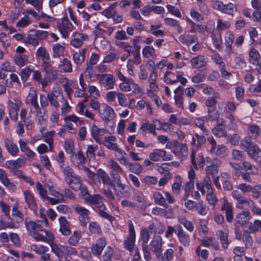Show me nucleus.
I'll return each mask as SVG.
<instances>
[{
    "label": "nucleus",
    "instance_id": "nucleus-1",
    "mask_svg": "<svg viewBox=\"0 0 261 261\" xmlns=\"http://www.w3.org/2000/svg\"><path fill=\"white\" fill-rule=\"evenodd\" d=\"M112 169L110 175L114 179V184L112 187L116 196L119 198H128L130 195L129 187L121 183L119 173L123 172L119 164H110Z\"/></svg>",
    "mask_w": 261,
    "mask_h": 261
},
{
    "label": "nucleus",
    "instance_id": "nucleus-2",
    "mask_svg": "<svg viewBox=\"0 0 261 261\" xmlns=\"http://www.w3.org/2000/svg\"><path fill=\"white\" fill-rule=\"evenodd\" d=\"M51 251L60 259H64L66 261H71V255H77V249L69 245H63L53 242L50 243Z\"/></svg>",
    "mask_w": 261,
    "mask_h": 261
},
{
    "label": "nucleus",
    "instance_id": "nucleus-3",
    "mask_svg": "<svg viewBox=\"0 0 261 261\" xmlns=\"http://www.w3.org/2000/svg\"><path fill=\"white\" fill-rule=\"evenodd\" d=\"M169 124L167 122H162L158 119H154L151 122L148 121L142 123L141 125L140 130L143 135L147 133L156 136V129L166 130L169 128Z\"/></svg>",
    "mask_w": 261,
    "mask_h": 261
},
{
    "label": "nucleus",
    "instance_id": "nucleus-4",
    "mask_svg": "<svg viewBox=\"0 0 261 261\" xmlns=\"http://www.w3.org/2000/svg\"><path fill=\"white\" fill-rule=\"evenodd\" d=\"M103 197L98 194L93 195L90 194L85 201L94 205L99 211V215L110 221H112L114 217L106 212L107 207L102 201Z\"/></svg>",
    "mask_w": 261,
    "mask_h": 261
},
{
    "label": "nucleus",
    "instance_id": "nucleus-5",
    "mask_svg": "<svg viewBox=\"0 0 261 261\" xmlns=\"http://www.w3.org/2000/svg\"><path fill=\"white\" fill-rule=\"evenodd\" d=\"M234 168V174L238 176H241L242 178L250 181V174H256L257 172L256 168L252 164H231Z\"/></svg>",
    "mask_w": 261,
    "mask_h": 261
},
{
    "label": "nucleus",
    "instance_id": "nucleus-6",
    "mask_svg": "<svg viewBox=\"0 0 261 261\" xmlns=\"http://www.w3.org/2000/svg\"><path fill=\"white\" fill-rule=\"evenodd\" d=\"M128 233L127 235L126 239L123 241L124 248L129 252H132L134 250L136 240V233L135 230L134 225L131 220H129Z\"/></svg>",
    "mask_w": 261,
    "mask_h": 261
},
{
    "label": "nucleus",
    "instance_id": "nucleus-7",
    "mask_svg": "<svg viewBox=\"0 0 261 261\" xmlns=\"http://www.w3.org/2000/svg\"><path fill=\"white\" fill-rule=\"evenodd\" d=\"M57 25L62 38L64 39L69 38V34L74 28L67 16L63 17L61 20L57 22Z\"/></svg>",
    "mask_w": 261,
    "mask_h": 261
},
{
    "label": "nucleus",
    "instance_id": "nucleus-8",
    "mask_svg": "<svg viewBox=\"0 0 261 261\" xmlns=\"http://www.w3.org/2000/svg\"><path fill=\"white\" fill-rule=\"evenodd\" d=\"M96 78L98 83L106 89H113L115 84V76L110 73L97 74Z\"/></svg>",
    "mask_w": 261,
    "mask_h": 261
},
{
    "label": "nucleus",
    "instance_id": "nucleus-9",
    "mask_svg": "<svg viewBox=\"0 0 261 261\" xmlns=\"http://www.w3.org/2000/svg\"><path fill=\"white\" fill-rule=\"evenodd\" d=\"M115 3H113L107 8L104 9L101 14L107 18H112L113 23L117 24L123 21V16L115 9Z\"/></svg>",
    "mask_w": 261,
    "mask_h": 261
},
{
    "label": "nucleus",
    "instance_id": "nucleus-10",
    "mask_svg": "<svg viewBox=\"0 0 261 261\" xmlns=\"http://www.w3.org/2000/svg\"><path fill=\"white\" fill-rule=\"evenodd\" d=\"M163 244L162 238L159 235H155L149 243L150 249L155 255V256L158 259H160L161 252L163 251Z\"/></svg>",
    "mask_w": 261,
    "mask_h": 261
},
{
    "label": "nucleus",
    "instance_id": "nucleus-11",
    "mask_svg": "<svg viewBox=\"0 0 261 261\" xmlns=\"http://www.w3.org/2000/svg\"><path fill=\"white\" fill-rule=\"evenodd\" d=\"M150 159L154 162L159 161L161 159L164 161H169L173 158L172 155L166 150L161 149H154L149 154Z\"/></svg>",
    "mask_w": 261,
    "mask_h": 261
},
{
    "label": "nucleus",
    "instance_id": "nucleus-12",
    "mask_svg": "<svg viewBox=\"0 0 261 261\" xmlns=\"http://www.w3.org/2000/svg\"><path fill=\"white\" fill-rule=\"evenodd\" d=\"M26 229L28 231H42L45 230V222L41 220L32 221L30 218H26L24 220Z\"/></svg>",
    "mask_w": 261,
    "mask_h": 261
},
{
    "label": "nucleus",
    "instance_id": "nucleus-13",
    "mask_svg": "<svg viewBox=\"0 0 261 261\" xmlns=\"http://www.w3.org/2000/svg\"><path fill=\"white\" fill-rule=\"evenodd\" d=\"M99 115L107 124H108L111 119L116 117L114 109L107 104L102 105L101 110L99 111Z\"/></svg>",
    "mask_w": 261,
    "mask_h": 261
},
{
    "label": "nucleus",
    "instance_id": "nucleus-14",
    "mask_svg": "<svg viewBox=\"0 0 261 261\" xmlns=\"http://www.w3.org/2000/svg\"><path fill=\"white\" fill-rule=\"evenodd\" d=\"M107 244V240L105 237L98 238L91 246V250L93 254L96 256H100Z\"/></svg>",
    "mask_w": 261,
    "mask_h": 261
},
{
    "label": "nucleus",
    "instance_id": "nucleus-15",
    "mask_svg": "<svg viewBox=\"0 0 261 261\" xmlns=\"http://www.w3.org/2000/svg\"><path fill=\"white\" fill-rule=\"evenodd\" d=\"M75 210L79 215V219L81 226L83 227L86 226L87 223L90 221V211L85 207L80 205L77 206Z\"/></svg>",
    "mask_w": 261,
    "mask_h": 261
},
{
    "label": "nucleus",
    "instance_id": "nucleus-16",
    "mask_svg": "<svg viewBox=\"0 0 261 261\" xmlns=\"http://www.w3.org/2000/svg\"><path fill=\"white\" fill-rule=\"evenodd\" d=\"M31 250L37 254L41 255V258L43 261H48L50 259L49 253H47L49 251L47 246L42 245L33 244L31 246Z\"/></svg>",
    "mask_w": 261,
    "mask_h": 261
},
{
    "label": "nucleus",
    "instance_id": "nucleus-17",
    "mask_svg": "<svg viewBox=\"0 0 261 261\" xmlns=\"http://www.w3.org/2000/svg\"><path fill=\"white\" fill-rule=\"evenodd\" d=\"M170 164H161L158 168L159 172L164 174V177L161 178L159 181V186H164L168 182V180L172 176V174L169 172L170 168Z\"/></svg>",
    "mask_w": 261,
    "mask_h": 261
},
{
    "label": "nucleus",
    "instance_id": "nucleus-18",
    "mask_svg": "<svg viewBox=\"0 0 261 261\" xmlns=\"http://www.w3.org/2000/svg\"><path fill=\"white\" fill-rule=\"evenodd\" d=\"M23 195L29 209L33 213H37L38 206L33 193L29 190H26L24 192Z\"/></svg>",
    "mask_w": 261,
    "mask_h": 261
},
{
    "label": "nucleus",
    "instance_id": "nucleus-19",
    "mask_svg": "<svg viewBox=\"0 0 261 261\" xmlns=\"http://www.w3.org/2000/svg\"><path fill=\"white\" fill-rule=\"evenodd\" d=\"M188 148L187 145L180 142L175 149H173V152L180 161H184L186 160L188 156Z\"/></svg>",
    "mask_w": 261,
    "mask_h": 261
},
{
    "label": "nucleus",
    "instance_id": "nucleus-20",
    "mask_svg": "<svg viewBox=\"0 0 261 261\" xmlns=\"http://www.w3.org/2000/svg\"><path fill=\"white\" fill-rule=\"evenodd\" d=\"M36 56L41 59V67L51 63L49 54L45 47L40 46L37 49Z\"/></svg>",
    "mask_w": 261,
    "mask_h": 261
},
{
    "label": "nucleus",
    "instance_id": "nucleus-21",
    "mask_svg": "<svg viewBox=\"0 0 261 261\" xmlns=\"http://www.w3.org/2000/svg\"><path fill=\"white\" fill-rule=\"evenodd\" d=\"M176 235L177 236L179 243L184 246H188L190 244L191 239L190 235L184 230L181 226L177 227Z\"/></svg>",
    "mask_w": 261,
    "mask_h": 261
},
{
    "label": "nucleus",
    "instance_id": "nucleus-22",
    "mask_svg": "<svg viewBox=\"0 0 261 261\" xmlns=\"http://www.w3.org/2000/svg\"><path fill=\"white\" fill-rule=\"evenodd\" d=\"M87 51V48H81L78 51H75L72 55V59L74 64L77 68H80L85 61V54Z\"/></svg>",
    "mask_w": 261,
    "mask_h": 261
},
{
    "label": "nucleus",
    "instance_id": "nucleus-23",
    "mask_svg": "<svg viewBox=\"0 0 261 261\" xmlns=\"http://www.w3.org/2000/svg\"><path fill=\"white\" fill-rule=\"evenodd\" d=\"M134 207L139 209L145 210L146 208L145 196L142 193H136L132 197Z\"/></svg>",
    "mask_w": 261,
    "mask_h": 261
},
{
    "label": "nucleus",
    "instance_id": "nucleus-24",
    "mask_svg": "<svg viewBox=\"0 0 261 261\" xmlns=\"http://www.w3.org/2000/svg\"><path fill=\"white\" fill-rule=\"evenodd\" d=\"M225 126V120L221 118L219 121L217 122L215 126L212 129V132L214 135L217 137L225 136L226 135Z\"/></svg>",
    "mask_w": 261,
    "mask_h": 261
},
{
    "label": "nucleus",
    "instance_id": "nucleus-25",
    "mask_svg": "<svg viewBox=\"0 0 261 261\" xmlns=\"http://www.w3.org/2000/svg\"><path fill=\"white\" fill-rule=\"evenodd\" d=\"M25 103L30 105V112L32 113L35 114L40 108L36 93L29 94L26 99Z\"/></svg>",
    "mask_w": 261,
    "mask_h": 261
},
{
    "label": "nucleus",
    "instance_id": "nucleus-26",
    "mask_svg": "<svg viewBox=\"0 0 261 261\" xmlns=\"http://www.w3.org/2000/svg\"><path fill=\"white\" fill-rule=\"evenodd\" d=\"M90 133L91 137L95 142L100 143V137L106 133V130L105 128H100L95 124L93 123L90 128Z\"/></svg>",
    "mask_w": 261,
    "mask_h": 261
},
{
    "label": "nucleus",
    "instance_id": "nucleus-27",
    "mask_svg": "<svg viewBox=\"0 0 261 261\" xmlns=\"http://www.w3.org/2000/svg\"><path fill=\"white\" fill-rule=\"evenodd\" d=\"M60 225L59 231L63 236H68L71 234L70 223L65 217L61 216L58 218Z\"/></svg>",
    "mask_w": 261,
    "mask_h": 261
},
{
    "label": "nucleus",
    "instance_id": "nucleus-28",
    "mask_svg": "<svg viewBox=\"0 0 261 261\" xmlns=\"http://www.w3.org/2000/svg\"><path fill=\"white\" fill-rule=\"evenodd\" d=\"M4 146L7 151L13 156L18 155L19 149L16 144H15L11 139L5 138L4 140Z\"/></svg>",
    "mask_w": 261,
    "mask_h": 261
},
{
    "label": "nucleus",
    "instance_id": "nucleus-29",
    "mask_svg": "<svg viewBox=\"0 0 261 261\" xmlns=\"http://www.w3.org/2000/svg\"><path fill=\"white\" fill-rule=\"evenodd\" d=\"M218 239L220 240L222 247L224 249H227L231 241L228 240V230H219L216 232Z\"/></svg>",
    "mask_w": 261,
    "mask_h": 261
},
{
    "label": "nucleus",
    "instance_id": "nucleus-30",
    "mask_svg": "<svg viewBox=\"0 0 261 261\" xmlns=\"http://www.w3.org/2000/svg\"><path fill=\"white\" fill-rule=\"evenodd\" d=\"M249 215V213L247 212H244L242 213L239 214L236 216L235 226L239 227L244 225H247L249 227L250 224V223L248 222L250 219Z\"/></svg>",
    "mask_w": 261,
    "mask_h": 261
},
{
    "label": "nucleus",
    "instance_id": "nucleus-31",
    "mask_svg": "<svg viewBox=\"0 0 261 261\" xmlns=\"http://www.w3.org/2000/svg\"><path fill=\"white\" fill-rule=\"evenodd\" d=\"M206 61L204 56L199 55L191 60V64L193 68L201 70L206 64Z\"/></svg>",
    "mask_w": 261,
    "mask_h": 261
},
{
    "label": "nucleus",
    "instance_id": "nucleus-32",
    "mask_svg": "<svg viewBox=\"0 0 261 261\" xmlns=\"http://www.w3.org/2000/svg\"><path fill=\"white\" fill-rule=\"evenodd\" d=\"M225 213L226 220L228 222H231L233 218V208L232 204L227 200H224L221 208Z\"/></svg>",
    "mask_w": 261,
    "mask_h": 261
},
{
    "label": "nucleus",
    "instance_id": "nucleus-33",
    "mask_svg": "<svg viewBox=\"0 0 261 261\" xmlns=\"http://www.w3.org/2000/svg\"><path fill=\"white\" fill-rule=\"evenodd\" d=\"M235 37L232 32L227 31L225 35V45L226 46L225 51L228 55L232 53V44L234 42Z\"/></svg>",
    "mask_w": 261,
    "mask_h": 261
},
{
    "label": "nucleus",
    "instance_id": "nucleus-34",
    "mask_svg": "<svg viewBox=\"0 0 261 261\" xmlns=\"http://www.w3.org/2000/svg\"><path fill=\"white\" fill-rule=\"evenodd\" d=\"M43 71L45 72V77L51 81L56 80L58 76L57 71L53 69L51 63L41 66Z\"/></svg>",
    "mask_w": 261,
    "mask_h": 261
},
{
    "label": "nucleus",
    "instance_id": "nucleus-35",
    "mask_svg": "<svg viewBox=\"0 0 261 261\" xmlns=\"http://www.w3.org/2000/svg\"><path fill=\"white\" fill-rule=\"evenodd\" d=\"M76 180L77 182L75 183L76 186H73L72 185L73 183L72 182H70L69 183V187L74 190H77V189H79L81 191V194L82 198L84 200H85L86 197H88L90 195L87 187L85 185H82L80 180Z\"/></svg>",
    "mask_w": 261,
    "mask_h": 261
},
{
    "label": "nucleus",
    "instance_id": "nucleus-36",
    "mask_svg": "<svg viewBox=\"0 0 261 261\" xmlns=\"http://www.w3.org/2000/svg\"><path fill=\"white\" fill-rule=\"evenodd\" d=\"M97 176L101 179L104 185H107L112 188L114 184V179L112 180L108 173L101 169H99L97 171Z\"/></svg>",
    "mask_w": 261,
    "mask_h": 261
},
{
    "label": "nucleus",
    "instance_id": "nucleus-37",
    "mask_svg": "<svg viewBox=\"0 0 261 261\" xmlns=\"http://www.w3.org/2000/svg\"><path fill=\"white\" fill-rule=\"evenodd\" d=\"M88 38V35L83 33H76L74 38L72 39L70 41V44L75 47L79 48L81 47L83 43V40Z\"/></svg>",
    "mask_w": 261,
    "mask_h": 261
},
{
    "label": "nucleus",
    "instance_id": "nucleus-38",
    "mask_svg": "<svg viewBox=\"0 0 261 261\" xmlns=\"http://www.w3.org/2000/svg\"><path fill=\"white\" fill-rule=\"evenodd\" d=\"M47 94L60 100V102L66 99L64 97L62 89L58 84H54L51 89V91L48 93Z\"/></svg>",
    "mask_w": 261,
    "mask_h": 261
},
{
    "label": "nucleus",
    "instance_id": "nucleus-39",
    "mask_svg": "<svg viewBox=\"0 0 261 261\" xmlns=\"http://www.w3.org/2000/svg\"><path fill=\"white\" fill-rule=\"evenodd\" d=\"M9 115L11 119L14 121H16L18 118V112L19 110V106L12 101H9Z\"/></svg>",
    "mask_w": 261,
    "mask_h": 261
},
{
    "label": "nucleus",
    "instance_id": "nucleus-40",
    "mask_svg": "<svg viewBox=\"0 0 261 261\" xmlns=\"http://www.w3.org/2000/svg\"><path fill=\"white\" fill-rule=\"evenodd\" d=\"M12 216L16 225L18 226L20 223L24 220V215L22 213L18 210V205H15L12 210Z\"/></svg>",
    "mask_w": 261,
    "mask_h": 261
},
{
    "label": "nucleus",
    "instance_id": "nucleus-41",
    "mask_svg": "<svg viewBox=\"0 0 261 261\" xmlns=\"http://www.w3.org/2000/svg\"><path fill=\"white\" fill-rule=\"evenodd\" d=\"M116 140V137L114 136H110L105 138L103 144L109 149L115 151L119 150V146L117 143H113Z\"/></svg>",
    "mask_w": 261,
    "mask_h": 261
},
{
    "label": "nucleus",
    "instance_id": "nucleus-42",
    "mask_svg": "<svg viewBox=\"0 0 261 261\" xmlns=\"http://www.w3.org/2000/svg\"><path fill=\"white\" fill-rule=\"evenodd\" d=\"M199 150H195L193 148L190 155L191 163H205L203 153L201 152H199Z\"/></svg>",
    "mask_w": 261,
    "mask_h": 261
},
{
    "label": "nucleus",
    "instance_id": "nucleus-43",
    "mask_svg": "<svg viewBox=\"0 0 261 261\" xmlns=\"http://www.w3.org/2000/svg\"><path fill=\"white\" fill-rule=\"evenodd\" d=\"M260 59V55L258 50L254 47H251L249 52V62L252 65H256Z\"/></svg>",
    "mask_w": 261,
    "mask_h": 261
},
{
    "label": "nucleus",
    "instance_id": "nucleus-44",
    "mask_svg": "<svg viewBox=\"0 0 261 261\" xmlns=\"http://www.w3.org/2000/svg\"><path fill=\"white\" fill-rule=\"evenodd\" d=\"M248 155L256 162L261 157V150L256 144L253 145L247 151Z\"/></svg>",
    "mask_w": 261,
    "mask_h": 261
},
{
    "label": "nucleus",
    "instance_id": "nucleus-45",
    "mask_svg": "<svg viewBox=\"0 0 261 261\" xmlns=\"http://www.w3.org/2000/svg\"><path fill=\"white\" fill-rule=\"evenodd\" d=\"M153 198L156 204L162 206L166 208L168 207V204L161 192L155 191L153 194Z\"/></svg>",
    "mask_w": 261,
    "mask_h": 261
},
{
    "label": "nucleus",
    "instance_id": "nucleus-46",
    "mask_svg": "<svg viewBox=\"0 0 261 261\" xmlns=\"http://www.w3.org/2000/svg\"><path fill=\"white\" fill-rule=\"evenodd\" d=\"M34 69L33 66L29 65L21 70L20 76L23 84L26 83Z\"/></svg>",
    "mask_w": 261,
    "mask_h": 261
},
{
    "label": "nucleus",
    "instance_id": "nucleus-47",
    "mask_svg": "<svg viewBox=\"0 0 261 261\" xmlns=\"http://www.w3.org/2000/svg\"><path fill=\"white\" fill-rule=\"evenodd\" d=\"M213 43L215 48L220 50L221 48V44L222 43V39L221 33L217 31L213 32L211 35Z\"/></svg>",
    "mask_w": 261,
    "mask_h": 261
},
{
    "label": "nucleus",
    "instance_id": "nucleus-48",
    "mask_svg": "<svg viewBox=\"0 0 261 261\" xmlns=\"http://www.w3.org/2000/svg\"><path fill=\"white\" fill-rule=\"evenodd\" d=\"M71 234L68 240V243L70 246H75L79 244L81 239V232L80 231L74 230Z\"/></svg>",
    "mask_w": 261,
    "mask_h": 261
},
{
    "label": "nucleus",
    "instance_id": "nucleus-49",
    "mask_svg": "<svg viewBox=\"0 0 261 261\" xmlns=\"http://www.w3.org/2000/svg\"><path fill=\"white\" fill-rule=\"evenodd\" d=\"M65 47L61 45L60 43H56L53 46V55L54 58H60L62 56L65 51Z\"/></svg>",
    "mask_w": 261,
    "mask_h": 261
},
{
    "label": "nucleus",
    "instance_id": "nucleus-50",
    "mask_svg": "<svg viewBox=\"0 0 261 261\" xmlns=\"http://www.w3.org/2000/svg\"><path fill=\"white\" fill-rule=\"evenodd\" d=\"M164 21L166 25L175 28L178 33L182 32L183 29L177 20L172 18L166 17L164 19Z\"/></svg>",
    "mask_w": 261,
    "mask_h": 261
},
{
    "label": "nucleus",
    "instance_id": "nucleus-51",
    "mask_svg": "<svg viewBox=\"0 0 261 261\" xmlns=\"http://www.w3.org/2000/svg\"><path fill=\"white\" fill-rule=\"evenodd\" d=\"M1 219L3 220V222H4V227H1L0 228L6 229V228H14L17 227L14 220L11 218L10 215L8 216H2Z\"/></svg>",
    "mask_w": 261,
    "mask_h": 261
},
{
    "label": "nucleus",
    "instance_id": "nucleus-52",
    "mask_svg": "<svg viewBox=\"0 0 261 261\" xmlns=\"http://www.w3.org/2000/svg\"><path fill=\"white\" fill-rule=\"evenodd\" d=\"M27 42L34 46L39 45L36 30H30L28 34Z\"/></svg>",
    "mask_w": 261,
    "mask_h": 261
},
{
    "label": "nucleus",
    "instance_id": "nucleus-53",
    "mask_svg": "<svg viewBox=\"0 0 261 261\" xmlns=\"http://www.w3.org/2000/svg\"><path fill=\"white\" fill-rule=\"evenodd\" d=\"M237 11V6L233 3H229L227 4H224V7H223V10H222L221 12L233 16Z\"/></svg>",
    "mask_w": 261,
    "mask_h": 261
},
{
    "label": "nucleus",
    "instance_id": "nucleus-54",
    "mask_svg": "<svg viewBox=\"0 0 261 261\" xmlns=\"http://www.w3.org/2000/svg\"><path fill=\"white\" fill-rule=\"evenodd\" d=\"M60 70L63 72H71L72 71V65L71 62L67 58H64L59 67Z\"/></svg>",
    "mask_w": 261,
    "mask_h": 261
},
{
    "label": "nucleus",
    "instance_id": "nucleus-55",
    "mask_svg": "<svg viewBox=\"0 0 261 261\" xmlns=\"http://www.w3.org/2000/svg\"><path fill=\"white\" fill-rule=\"evenodd\" d=\"M98 149L97 145H89L86 150L87 158L89 162H93L95 159V151Z\"/></svg>",
    "mask_w": 261,
    "mask_h": 261
},
{
    "label": "nucleus",
    "instance_id": "nucleus-56",
    "mask_svg": "<svg viewBox=\"0 0 261 261\" xmlns=\"http://www.w3.org/2000/svg\"><path fill=\"white\" fill-rule=\"evenodd\" d=\"M16 83L18 86H21V83L19 80L18 76L15 73H11L10 75V80H6V85L8 88H11L13 86L12 83Z\"/></svg>",
    "mask_w": 261,
    "mask_h": 261
},
{
    "label": "nucleus",
    "instance_id": "nucleus-57",
    "mask_svg": "<svg viewBox=\"0 0 261 261\" xmlns=\"http://www.w3.org/2000/svg\"><path fill=\"white\" fill-rule=\"evenodd\" d=\"M181 183V177L179 175L176 176L175 177L174 182L172 185V192L174 194L178 195L179 194Z\"/></svg>",
    "mask_w": 261,
    "mask_h": 261
},
{
    "label": "nucleus",
    "instance_id": "nucleus-58",
    "mask_svg": "<svg viewBox=\"0 0 261 261\" xmlns=\"http://www.w3.org/2000/svg\"><path fill=\"white\" fill-rule=\"evenodd\" d=\"M28 60V56L25 55H17L14 57V61L18 66L22 67L27 64Z\"/></svg>",
    "mask_w": 261,
    "mask_h": 261
},
{
    "label": "nucleus",
    "instance_id": "nucleus-59",
    "mask_svg": "<svg viewBox=\"0 0 261 261\" xmlns=\"http://www.w3.org/2000/svg\"><path fill=\"white\" fill-rule=\"evenodd\" d=\"M144 65L146 68L150 72L149 75H158V70L156 68L155 62L153 60L151 59L148 60Z\"/></svg>",
    "mask_w": 261,
    "mask_h": 261
},
{
    "label": "nucleus",
    "instance_id": "nucleus-60",
    "mask_svg": "<svg viewBox=\"0 0 261 261\" xmlns=\"http://www.w3.org/2000/svg\"><path fill=\"white\" fill-rule=\"evenodd\" d=\"M32 22V18L25 15L17 21L16 24V27L17 28H25L29 25Z\"/></svg>",
    "mask_w": 261,
    "mask_h": 261
},
{
    "label": "nucleus",
    "instance_id": "nucleus-61",
    "mask_svg": "<svg viewBox=\"0 0 261 261\" xmlns=\"http://www.w3.org/2000/svg\"><path fill=\"white\" fill-rule=\"evenodd\" d=\"M206 135L205 134H199L198 133H195L194 136L196 138L197 143L196 145V150H200L201 147L202 145H203L206 142V138L204 136Z\"/></svg>",
    "mask_w": 261,
    "mask_h": 261
},
{
    "label": "nucleus",
    "instance_id": "nucleus-62",
    "mask_svg": "<svg viewBox=\"0 0 261 261\" xmlns=\"http://www.w3.org/2000/svg\"><path fill=\"white\" fill-rule=\"evenodd\" d=\"M155 49L152 45L145 46L142 49V55L145 58H149L155 55Z\"/></svg>",
    "mask_w": 261,
    "mask_h": 261
},
{
    "label": "nucleus",
    "instance_id": "nucleus-63",
    "mask_svg": "<svg viewBox=\"0 0 261 261\" xmlns=\"http://www.w3.org/2000/svg\"><path fill=\"white\" fill-rule=\"evenodd\" d=\"M195 211H196L199 215L205 216L208 211V207L206 205H204L203 201L198 202Z\"/></svg>",
    "mask_w": 261,
    "mask_h": 261
},
{
    "label": "nucleus",
    "instance_id": "nucleus-64",
    "mask_svg": "<svg viewBox=\"0 0 261 261\" xmlns=\"http://www.w3.org/2000/svg\"><path fill=\"white\" fill-rule=\"evenodd\" d=\"M113 254V248L110 246H107L102 256L103 261H113L112 257Z\"/></svg>",
    "mask_w": 261,
    "mask_h": 261
}]
</instances>
